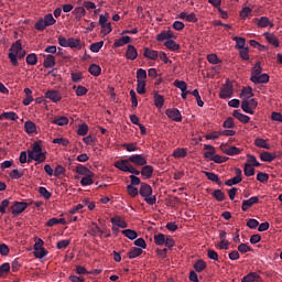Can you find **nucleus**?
I'll return each instance as SVG.
<instances>
[{
    "label": "nucleus",
    "instance_id": "nucleus-1",
    "mask_svg": "<svg viewBox=\"0 0 282 282\" xmlns=\"http://www.w3.org/2000/svg\"><path fill=\"white\" fill-rule=\"evenodd\" d=\"M8 57L14 67H19V58L25 57V50H23L21 41L18 40L11 45Z\"/></svg>",
    "mask_w": 282,
    "mask_h": 282
},
{
    "label": "nucleus",
    "instance_id": "nucleus-2",
    "mask_svg": "<svg viewBox=\"0 0 282 282\" xmlns=\"http://www.w3.org/2000/svg\"><path fill=\"white\" fill-rule=\"evenodd\" d=\"M263 68L261 67V62L256 63V65L251 69L250 80L254 85H265L270 83V75L263 73Z\"/></svg>",
    "mask_w": 282,
    "mask_h": 282
},
{
    "label": "nucleus",
    "instance_id": "nucleus-3",
    "mask_svg": "<svg viewBox=\"0 0 282 282\" xmlns=\"http://www.w3.org/2000/svg\"><path fill=\"white\" fill-rule=\"evenodd\" d=\"M28 155L29 160H34V162H39L40 164L47 160L45 152H43V145L41 144V141L33 143L32 150L28 151Z\"/></svg>",
    "mask_w": 282,
    "mask_h": 282
},
{
    "label": "nucleus",
    "instance_id": "nucleus-4",
    "mask_svg": "<svg viewBox=\"0 0 282 282\" xmlns=\"http://www.w3.org/2000/svg\"><path fill=\"white\" fill-rule=\"evenodd\" d=\"M116 169L122 171L123 173H131L130 177H135V175H140V171H138L129 159L120 160L115 162Z\"/></svg>",
    "mask_w": 282,
    "mask_h": 282
},
{
    "label": "nucleus",
    "instance_id": "nucleus-5",
    "mask_svg": "<svg viewBox=\"0 0 282 282\" xmlns=\"http://www.w3.org/2000/svg\"><path fill=\"white\" fill-rule=\"evenodd\" d=\"M139 195L141 197H144L145 204H148L150 206L155 205L156 198H155V196H151L152 195V187L150 185H147V184L142 183L140 185Z\"/></svg>",
    "mask_w": 282,
    "mask_h": 282
},
{
    "label": "nucleus",
    "instance_id": "nucleus-6",
    "mask_svg": "<svg viewBox=\"0 0 282 282\" xmlns=\"http://www.w3.org/2000/svg\"><path fill=\"white\" fill-rule=\"evenodd\" d=\"M56 23V19H54V15L52 13H48L44 15V18H41L35 23V30H39L40 32H43L45 28H50V25H54Z\"/></svg>",
    "mask_w": 282,
    "mask_h": 282
},
{
    "label": "nucleus",
    "instance_id": "nucleus-7",
    "mask_svg": "<svg viewBox=\"0 0 282 282\" xmlns=\"http://www.w3.org/2000/svg\"><path fill=\"white\" fill-rule=\"evenodd\" d=\"M259 102L254 100V98L243 99L241 104V109L245 113H250L251 116L254 113V108L258 107Z\"/></svg>",
    "mask_w": 282,
    "mask_h": 282
},
{
    "label": "nucleus",
    "instance_id": "nucleus-8",
    "mask_svg": "<svg viewBox=\"0 0 282 282\" xmlns=\"http://www.w3.org/2000/svg\"><path fill=\"white\" fill-rule=\"evenodd\" d=\"M30 204L25 202H14L10 208L12 216L17 217L25 212Z\"/></svg>",
    "mask_w": 282,
    "mask_h": 282
},
{
    "label": "nucleus",
    "instance_id": "nucleus-9",
    "mask_svg": "<svg viewBox=\"0 0 282 282\" xmlns=\"http://www.w3.org/2000/svg\"><path fill=\"white\" fill-rule=\"evenodd\" d=\"M165 115L170 120H173L174 122H182V112L177 108H170L165 110Z\"/></svg>",
    "mask_w": 282,
    "mask_h": 282
},
{
    "label": "nucleus",
    "instance_id": "nucleus-10",
    "mask_svg": "<svg viewBox=\"0 0 282 282\" xmlns=\"http://www.w3.org/2000/svg\"><path fill=\"white\" fill-rule=\"evenodd\" d=\"M232 94H234L232 84L226 83L220 89L219 98H223V99L231 98Z\"/></svg>",
    "mask_w": 282,
    "mask_h": 282
},
{
    "label": "nucleus",
    "instance_id": "nucleus-11",
    "mask_svg": "<svg viewBox=\"0 0 282 282\" xmlns=\"http://www.w3.org/2000/svg\"><path fill=\"white\" fill-rule=\"evenodd\" d=\"M45 98L52 102H61V100H63V95H61V91L58 90H47L45 93Z\"/></svg>",
    "mask_w": 282,
    "mask_h": 282
},
{
    "label": "nucleus",
    "instance_id": "nucleus-12",
    "mask_svg": "<svg viewBox=\"0 0 282 282\" xmlns=\"http://www.w3.org/2000/svg\"><path fill=\"white\" fill-rule=\"evenodd\" d=\"M132 164H137V166H145L147 164V158L142 154H132L128 158Z\"/></svg>",
    "mask_w": 282,
    "mask_h": 282
},
{
    "label": "nucleus",
    "instance_id": "nucleus-13",
    "mask_svg": "<svg viewBox=\"0 0 282 282\" xmlns=\"http://www.w3.org/2000/svg\"><path fill=\"white\" fill-rule=\"evenodd\" d=\"M254 204H259V197L253 196L247 200L241 202V212L247 213L248 209Z\"/></svg>",
    "mask_w": 282,
    "mask_h": 282
},
{
    "label": "nucleus",
    "instance_id": "nucleus-14",
    "mask_svg": "<svg viewBox=\"0 0 282 282\" xmlns=\"http://www.w3.org/2000/svg\"><path fill=\"white\" fill-rule=\"evenodd\" d=\"M126 58L128 61H135V58H138V50L135 48V46L129 44L126 51Z\"/></svg>",
    "mask_w": 282,
    "mask_h": 282
},
{
    "label": "nucleus",
    "instance_id": "nucleus-15",
    "mask_svg": "<svg viewBox=\"0 0 282 282\" xmlns=\"http://www.w3.org/2000/svg\"><path fill=\"white\" fill-rule=\"evenodd\" d=\"M178 19L182 21H187V23H197V15L195 13L187 14L186 12H181Z\"/></svg>",
    "mask_w": 282,
    "mask_h": 282
},
{
    "label": "nucleus",
    "instance_id": "nucleus-16",
    "mask_svg": "<svg viewBox=\"0 0 282 282\" xmlns=\"http://www.w3.org/2000/svg\"><path fill=\"white\" fill-rule=\"evenodd\" d=\"M257 25L259 28H274V23L270 21V18L268 17H261L260 19H258Z\"/></svg>",
    "mask_w": 282,
    "mask_h": 282
},
{
    "label": "nucleus",
    "instance_id": "nucleus-17",
    "mask_svg": "<svg viewBox=\"0 0 282 282\" xmlns=\"http://www.w3.org/2000/svg\"><path fill=\"white\" fill-rule=\"evenodd\" d=\"M131 43V36L124 35L118 40H115L113 47H124V45H129Z\"/></svg>",
    "mask_w": 282,
    "mask_h": 282
},
{
    "label": "nucleus",
    "instance_id": "nucleus-18",
    "mask_svg": "<svg viewBox=\"0 0 282 282\" xmlns=\"http://www.w3.org/2000/svg\"><path fill=\"white\" fill-rule=\"evenodd\" d=\"M143 56H145V58H149L150 61H158L160 53L158 51L147 47L144 48Z\"/></svg>",
    "mask_w": 282,
    "mask_h": 282
},
{
    "label": "nucleus",
    "instance_id": "nucleus-19",
    "mask_svg": "<svg viewBox=\"0 0 282 282\" xmlns=\"http://www.w3.org/2000/svg\"><path fill=\"white\" fill-rule=\"evenodd\" d=\"M110 223L117 228H128V223L123 221L122 218L118 216L110 218Z\"/></svg>",
    "mask_w": 282,
    "mask_h": 282
},
{
    "label": "nucleus",
    "instance_id": "nucleus-20",
    "mask_svg": "<svg viewBox=\"0 0 282 282\" xmlns=\"http://www.w3.org/2000/svg\"><path fill=\"white\" fill-rule=\"evenodd\" d=\"M264 36L270 45H273V47H279V39L274 35V33L265 32Z\"/></svg>",
    "mask_w": 282,
    "mask_h": 282
},
{
    "label": "nucleus",
    "instance_id": "nucleus-21",
    "mask_svg": "<svg viewBox=\"0 0 282 282\" xmlns=\"http://www.w3.org/2000/svg\"><path fill=\"white\" fill-rule=\"evenodd\" d=\"M172 155L176 159L180 160L182 158H186L188 155V150L186 148H177L173 151Z\"/></svg>",
    "mask_w": 282,
    "mask_h": 282
},
{
    "label": "nucleus",
    "instance_id": "nucleus-22",
    "mask_svg": "<svg viewBox=\"0 0 282 282\" xmlns=\"http://www.w3.org/2000/svg\"><path fill=\"white\" fill-rule=\"evenodd\" d=\"M24 131L28 135H32V133H36V123L33 121H25L24 123Z\"/></svg>",
    "mask_w": 282,
    "mask_h": 282
},
{
    "label": "nucleus",
    "instance_id": "nucleus-23",
    "mask_svg": "<svg viewBox=\"0 0 282 282\" xmlns=\"http://www.w3.org/2000/svg\"><path fill=\"white\" fill-rule=\"evenodd\" d=\"M232 116H234V118H237V120H239L243 124H248V122H250V118L248 117V115H243L239 110H235L232 112Z\"/></svg>",
    "mask_w": 282,
    "mask_h": 282
},
{
    "label": "nucleus",
    "instance_id": "nucleus-24",
    "mask_svg": "<svg viewBox=\"0 0 282 282\" xmlns=\"http://www.w3.org/2000/svg\"><path fill=\"white\" fill-rule=\"evenodd\" d=\"M253 96L252 87H245L240 93V98H242V100H250Z\"/></svg>",
    "mask_w": 282,
    "mask_h": 282
},
{
    "label": "nucleus",
    "instance_id": "nucleus-25",
    "mask_svg": "<svg viewBox=\"0 0 282 282\" xmlns=\"http://www.w3.org/2000/svg\"><path fill=\"white\" fill-rule=\"evenodd\" d=\"M56 65V58L54 57V55H46L44 62H43V66L46 69H50L51 67H54Z\"/></svg>",
    "mask_w": 282,
    "mask_h": 282
},
{
    "label": "nucleus",
    "instance_id": "nucleus-26",
    "mask_svg": "<svg viewBox=\"0 0 282 282\" xmlns=\"http://www.w3.org/2000/svg\"><path fill=\"white\" fill-rule=\"evenodd\" d=\"M142 248L132 247L131 251L127 252V258H129V260H133L142 254Z\"/></svg>",
    "mask_w": 282,
    "mask_h": 282
},
{
    "label": "nucleus",
    "instance_id": "nucleus-27",
    "mask_svg": "<svg viewBox=\"0 0 282 282\" xmlns=\"http://www.w3.org/2000/svg\"><path fill=\"white\" fill-rule=\"evenodd\" d=\"M73 14H75L77 21H80V19L87 14V11L85 10V7H77L74 9Z\"/></svg>",
    "mask_w": 282,
    "mask_h": 282
},
{
    "label": "nucleus",
    "instance_id": "nucleus-28",
    "mask_svg": "<svg viewBox=\"0 0 282 282\" xmlns=\"http://www.w3.org/2000/svg\"><path fill=\"white\" fill-rule=\"evenodd\" d=\"M164 45L167 50H170L171 52H177L180 50V44H177L175 41L173 40H167L164 42Z\"/></svg>",
    "mask_w": 282,
    "mask_h": 282
},
{
    "label": "nucleus",
    "instance_id": "nucleus-29",
    "mask_svg": "<svg viewBox=\"0 0 282 282\" xmlns=\"http://www.w3.org/2000/svg\"><path fill=\"white\" fill-rule=\"evenodd\" d=\"M121 235H123L127 239L131 241H133L138 237L137 231H134L133 229H123L121 230Z\"/></svg>",
    "mask_w": 282,
    "mask_h": 282
},
{
    "label": "nucleus",
    "instance_id": "nucleus-30",
    "mask_svg": "<svg viewBox=\"0 0 282 282\" xmlns=\"http://www.w3.org/2000/svg\"><path fill=\"white\" fill-rule=\"evenodd\" d=\"M68 47H70V48L75 47V50H83V44H80V40L69 37L68 39Z\"/></svg>",
    "mask_w": 282,
    "mask_h": 282
},
{
    "label": "nucleus",
    "instance_id": "nucleus-31",
    "mask_svg": "<svg viewBox=\"0 0 282 282\" xmlns=\"http://www.w3.org/2000/svg\"><path fill=\"white\" fill-rule=\"evenodd\" d=\"M76 171H77L78 175H84V177H94V173L85 166H78L76 169Z\"/></svg>",
    "mask_w": 282,
    "mask_h": 282
},
{
    "label": "nucleus",
    "instance_id": "nucleus-32",
    "mask_svg": "<svg viewBox=\"0 0 282 282\" xmlns=\"http://www.w3.org/2000/svg\"><path fill=\"white\" fill-rule=\"evenodd\" d=\"M154 106L156 109H162L164 107V96L154 94Z\"/></svg>",
    "mask_w": 282,
    "mask_h": 282
},
{
    "label": "nucleus",
    "instance_id": "nucleus-33",
    "mask_svg": "<svg viewBox=\"0 0 282 282\" xmlns=\"http://www.w3.org/2000/svg\"><path fill=\"white\" fill-rule=\"evenodd\" d=\"M88 72L91 74V76H100L102 68H100L98 64H91L88 68Z\"/></svg>",
    "mask_w": 282,
    "mask_h": 282
},
{
    "label": "nucleus",
    "instance_id": "nucleus-34",
    "mask_svg": "<svg viewBox=\"0 0 282 282\" xmlns=\"http://www.w3.org/2000/svg\"><path fill=\"white\" fill-rule=\"evenodd\" d=\"M254 144H256V147H258V149H270V144L268 143V140H265V139L257 138L254 140Z\"/></svg>",
    "mask_w": 282,
    "mask_h": 282
},
{
    "label": "nucleus",
    "instance_id": "nucleus-35",
    "mask_svg": "<svg viewBox=\"0 0 282 282\" xmlns=\"http://www.w3.org/2000/svg\"><path fill=\"white\" fill-rule=\"evenodd\" d=\"M204 149L205 151H207L204 153V156L207 158V160H213V158L215 156V147L204 145Z\"/></svg>",
    "mask_w": 282,
    "mask_h": 282
},
{
    "label": "nucleus",
    "instance_id": "nucleus-36",
    "mask_svg": "<svg viewBox=\"0 0 282 282\" xmlns=\"http://www.w3.org/2000/svg\"><path fill=\"white\" fill-rule=\"evenodd\" d=\"M88 234H89L91 237H97L98 234H102V230H101V228H99V226H97L96 223H94V224H91V227H89Z\"/></svg>",
    "mask_w": 282,
    "mask_h": 282
},
{
    "label": "nucleus",
    "instance_id": "nucleus-37",
    "mask_svg": "<svg viewBox=\"0 0 282 282\" xmlns=\"http://www.w3.org/2000/svg\"><path fill=\"white\" fill-rule=\"evenodd\" d=\"M53 124L57 127H65V124H69V119L67 117H58L53 120Z\"/></svg>",
    "mask_w": 282,
    "mask_h": 282
},
{
    "label": "nucleus",
    "instance_id": "nucleus-38",
    "mask_svg": "<svg viewBox=\"0 0 282 282\" xmlns=\"http://www.w3.org/2000/svg\"><path fill=\"white\" fill-rule=\"evenodd\" d=\"M193 269H195L196 273H200L206 269V262L203 260H196L195 264H193Z\"/></svg>",
    "mask_w": 282,
    "mask_h": 282
},
{
    "label": "nucleus",
    "instance_id": "nucleus-39",
    "mask_svg": "<svg viewBox=\"0 0 282 282\" xmlns=\"http://www.w3.org/2000/svg\"><path fill=\"white\" fill-rule=\"evenodd\" d=\"M140 173L143 177H151L153 175V166L145 165L142 167Z\"/></svg>",
    "mask_w": 282,
    "mask_h": 282
},
{
    "label": "nucleus",
    "instance_id": "nucleus-40",
    "mask_svg": "<svg viewBox=\"0 0 282 282\" xmlns=\"http://www.w3.org/2000/svg\"><path fill=\"white\" fill-rule=\"evenodd\" d=\"M234 41L236 42V47L237 50H243L246 48V39L239 37V36H234Z\"/></svg>",
    "mask_w": 282,
    "mask_h": 282
},
{
    "label": "nucleus",
    "instance_id": "nucleus-41",
    "mask_svg": "<svg viewBox=\"0 0 282 282\" xmlns=\"http://www.w3.org/2000/svg\"><path fill=\"white\" fill-rule=\"evenodd\" d=\"M102 45H105L104 41H99V42L90 44V52H94V54H98V52H100V50H102Z\"/></svg>",
    "mask_w": 282,
    "mask_h": 282
},
{
    "label": "nucleus",
    "instance_id": "nucleus-42",
    "mask_svg": "<svg viewBox=\"0 0 282 282\" xmlns=\"http://www.w3.org/2000/svg\"><path fill=\"white\" fill-rule=\"evenodd\" d=\"M212 197L216 199L217 202H224L225 200V194L221 189H216L212 193Z\"/></svg>",
    "mask_w": 282,
    "mask_h": 282
},
{
    "label": "nucleus",
    "instance_id": "nucleus-43",
    "mask_svg": "<svg viewBox=\"0 0 282 282\" xmlns=\"http://www.w3.org/2000/svg\"><path fill=\"white\" fill-rule=\"evenodd\" d=\"M48 254V251L46 249H33V257L37 259H43Z\"/></svg>",
    "mask_w": 282,
    "mask_h": 282
},
{
    "label": "nucleus",
    "instance_id": "nucleus-44",
    "mask_svg": "<svg viewBox=\"0 0 282 282\" xmlns=\"http://www.w3.org/2000/svg\"><path fill=\"white\" fill-rule=\"evenodd\" d=\"M153 241L158 246H163V243L166 242L165 235L164 234H158V235L153 236Z\"/></svg>",
    "mask_w": 282,
    "mask_h": 282
},
{
    "label": "nucleus",
    "instance_id": "nucleus-45",
    "mask_svg": "<svg viewBox=\"0 0 282 282\" xmlns=\"http://www.w3.org/2000/svg\"><path fill=\"white\" fill-rule=\"evenodd\" d=\"M39 63V57L35 53H31L26 56V64L28 65H36Z\"/></svg>",
    "mask_w": 282,
    "mask_h": 282
},
{
    "label": "nucleus",
    "instance_id": "nucleus-46",
    "mask_svg": "<svg viewBox=\"0 0 282 282\" xmlns=\"http://www.w3.org/2000/svg\"><path fill=\"white\" fill-rule=\"evenodd\" d=\"M249 52H250V48L248 46L239 50V54H240V57L242 58V61H250Z\"/></svg>",
    "mask_w": 282,
    "mask_h": 282
},
{
    "label": "nucleus",
    "instance_id": "nucleus-47",
    "mask_svg": "<svg viewBox=\"0 0 282 282\" xmlns=\"http://www.w3.org/2000/svg\"><path fill=\"white\" fill-rule=\"evenodd\" d=\"M246 226L247 228L254 230L258 226H261V224H259V221L254 218H249L247 219Z\"/></svg>",
    "mask_w": 282,
    "mask_h": 282
},
{
    "label": "nucleus",
    "instance_id": "nucleus-48",
    "mask_svg": "<svg viewBox=\"0 0 282 282\" xmlns=\"http://www.w3.org/2000/svg\"><path fill=\"white\" fill-rule=\"evenodd\" d=\"M257 279H259V275L254 272H251L246 276L241 278V282H254Z\"/></svg>",
    "mask_w": 282,
    "mask_h": 282
},
{
    "label": "nucleus",
    "instance_id": "nucleus-49",
    "mask_svg": "<svg viewBox=\"0 0 282 282\" xmlns=\"http://www.w3.org/2000/svg\"><path fill=\"white\" fill-rule=\"evenodd\" d=\"M122 147L128 151V153L138 151V143H123Z\"/></svg>",
    "mask_w": 282,
    "mask_h": 282
},
{
    "label": "nucleus",
    "instance_id": "nucleus-50",
    "mask_svg": "<svg viewBox=\"0 0 282 282\" xmlns=\"http://www.w3.org/2000/svg\"><path fill=\"white\" fill-rule=\"evenodd\" d=\"M137 93L140 94V95L147 93V82L145 80L138 82Z\"/></svg>",
    "mask_w": 282,
    "mask_h": 282
},
{
    "label": "nucleus",
    "instance_id": "nucleus-51",
    "mask_svg": "<svg viewBox=\"0 0 282 282\" xmlns=\"http://www.w3.org/2000/svg\"><path fill=\"white\" fill-rule=\"evenodd\" d=\"M88 132H89V127L87 126V123H83L78 126L77 135H87Z\"/></svg>",
    "mask_w": 282,
    "mask_h": 282
},
{
    "label": "nucleus",
    "instance_id": "nucleus-52",
    "mask_svg": "<svg viewBox=\"0 0 282 282\" xmlns=\"http://www.w3.org/2000/svg\"><path fill=\"white\" fill-rule=\"evenodd\" d=\"M127 194H129V196H131L133 198L140 194V189H137V187H134L132 185H127Z\"/></svg>",
    "mask_w": 282,
    "mask_h": 282
},
{
    "label": "nucleus",
    "instance_id": "nucleus-53",
    "mask_svg": "<svg viewBox=\"0 0 282 282\" xmlns=\"http://www.w3.org/2000/svg\"><path fill=\"white\" fill-rule=\"evenodd\" d=\"M226 155H239L241 153V149L237 147H230L225 150Z\"/></svg>",
    "mask_w": 282,
    "mask_h": 282
},
{
    "label": "nucleus",
    "instance_id": "nucleus-54",
    "mask_svg": "<svg viewBox=\"0 0 282 282\" xmlns=\"http://www.w3.org/2000/svg\"><path fill=\"white\" fill-rule=\"evenodd\" d=\"M73 89H75V94H76V96H86V94H87V87H85V86H74L73 87Z\"/></svg>",
    "mask_w": 282,
    "mask_h": 282
},
{
    "label": "nucleus",
    "instance_id": "nucleus-55",
    "mask_svg": "<svg viewBox=\"0 0 282 282\" xmlns=\"http://www.w3.org/2000/svg\"><path fill=\"white\" fill-rule=\"evenodd\" d=\"M174 87H177V89H181V91H186L188 89V85L184 80H175Z\"/></svg>",
    "mask_w": 282,
    "mask_h": 282
},
{
    "label": "nucleus",
    "instance_id": "nucleus-56",
    "mask_svg": "<svg viewBox=\"0 0 282 282\" xmlns=\"http://www.w3.org/2000/svg\"><path fill=\"white\" fill-rule=\"evenodd\" d=\"M245 175L247 177H252V175H254V166L246 163L245 164Z\"/></svg>",
    "mask_w": 282,
    "mask_h": 282
},
{
    "label": "nucleus",
    "instance_id": "nucleus-57",
    "mask_svg": "<svg viewBox=\"0 0 282 282\" xmlns=\"http://www.w3.org/2000/svg\"><path fill=\"white\" fill-rule=\"evenodd\" d=\"M113 29L111 28V22H107L106 24H101V34H105V36H107V34H111V31Z\"/></svg>",
    "mask_w": 282,
    "mask_h": 282
},
{
    "label": "nucleus",
    "instance_id": "nucleus-58",
    "mask_svg": "<svg viewBox=\"0 0 282 282\" xmlns=\"http://www.w3.org/2000/svg\"><path fill=\"white\" fill-rule=\"evenodd\" d=\"M260 159L262 162H272V160H274V155H272L270 152H262L260 154Z\"/></svg>",
    "mask_w": 282,
    "mask_h": 282
},
{
    "label": "nucleus",
    "instance_id": "nucleus-59",
    "mask_svg": "<svg viewBox=\"0 0 282 282\" xmlns=\"http://www.w3.org/2000/svg\"><path fill=\"white\" fill-rule=\"evenodd\" d=\"M251 14H252V9H250V7H245L240 11V18L241 19H248V17H250Z\"/></svg>",
    "mask_w": 282,
    "mask_h": 282
},
{
    "label": "nucleus",
    "instance_id": "nucleus-60",
    "mask_svg": "<svg viewBox=\"0 0 282 282\" xmlns=\"http://www.w3.org/2000/svg\"><path fill=\"white\" fill-rule=\"evenodd\" d=\"M137 80L138 82L147 80V70L144 68H139L137 70Z\"/></svg>",
    "mask_w": 282,
    "mask_h": 282
},
{
    "label": "nucleus",
    "instance_id": "nucleus-61",
    "mask_svg": "<svg viewBox=\"0 0 282 282\" xmlns=\"http://www.w3.org/2000/svg\"><path fill=\"white\" fill-rule=\"evenodd\" d=\"M3 116L6 120H13V121L19 120V115H17V112L14 111L3 112Z\"/></svg>",
    "mask_w": 282,
    "mask_h": 282
},
{
    "label": "nucleus",
    "instance_id": "nucleus-62",
    "mask_svg": "<svg viewBox=\"0 0 282 282\" xmlns=\"http://www.w3.org/2000/svg\"><path fill=\"white\" fill-rule=\"evenodd\" d=\"M69 243H70V240H69V239L59 240V241H57V243H56V248H57L58 250L66 249L67 247H69Z\"/></svg>",
    "mask_w": 282,
    "mask_h": 282
},
{
    "label": "nucleus",
    "instance_id": "nucleus-63",
    "mask_svg": "<svg viewBox=\"0 0 282 282\" xmlns=\"http://www.w3.org/2000/svg\"><path fill=\"white\" fill-rule=\"evenodd\" d=\"M247 164L250 166H259V161H257V156L254 155H247Z\"/></svg>",
    "mask_w": 282,
    "mask_h": 282
},
{
    "label": "nucleus",
    "instance_id": "nucleus-64",
    "mask_svg": "<svg viewBox=\"0 0 282 282\" xmlns=\"http://www.w3.org/2000/svg\"><path fill=\"white\" fill-rule=\"evenodd\" d=\"M207 140H219L221 138V131H214L205 137Z\"/></svg>",
    "mask_w": 282,
    "mask_h": 282
}]
</instances>
